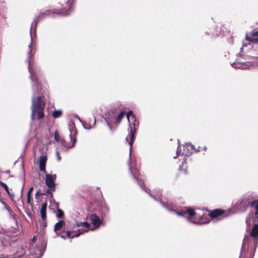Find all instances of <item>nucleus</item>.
Segmentation results:
<instances>
[{
	"instance_id": "obj_1",
	"label": "nucleus",
	"mask_w": 258,
	"mask_h": 258,
	"mask_svg": "<svg viewBox=\"0 0 258 258\" xmlns=\"http://www.w3.org/2000/svg\"><path fill=\"white\" fill-rule=\"evenodd\" d=\"M61 14L64 16L68 15L70 13L67 12H46L44 13L41 14L37 18H36L31 24L30 31L31 43L28 46L29 50L28 52V56L27 59V62L28 63V70L30 74V79L32 81L33 87V95L32 98V106H31V120L34 121L35 119H41L44 116V109L45 103L42 100V92L41 89H40L39 84L37 82V78L34 70L31 66L30 59L32 55H33L34 52H33L32 43L33 40L36 37V28L38 23V19L40 18L44 17L45 15L50 16L52 14Z\"/></svg>"
},
{
	"instance_id": "obj_2",
	"label": "nucleus",
	"mask_w": 258,
	"mask_h": 258,
	"mask_svg": "<svg viewBox=\"0 0 258 258\" xmlns=\"http://www.w3.org/2000/svg\"><path fill=\"white\" fill-rule=\"evenodd\" d=\"M145 191L147 193H148L151 197H152L155 200L158 201L159 199V202L162 205V206L168 211H173L175 212L178 216H179L186 217V215H188V217H187V220L190 222L193 223L199 224H204L208 223L210 221V218H215L218 217V216L222 215L224 212L223 210L220 209H216L211 212L208 216L206 215H203L197 221H192V217L195 216L196 214L194 209L189 207H185L183 209H181L180 211H176L173 210L175 207L172 204L168 203H164L161 201V199L160 198L161 196V194L160 193H157L156 196H155L154 195H152L150 192H149L147 190H145Z\"/></svg>"
},
{
	"instance_id": "obj_3",
	"label": "nucleus",
	"mask_w": 258,
	"mask_h": 258,
	"mask_svg": "<svg viewBox=\"0 0 258 258\" xmlns=\"http://www.w3.org/2000/svg\"><path fill=\"white\" fill-rule=\"evenodd\" d=\"M126 116L130 124V131L128 135L126 137L125 140L128 142L130 145V159L128 161V164L129 166V170L130 172L132 173L134 177L138 181V183L141 187L144 189L148 190L150 192V190L148 189H145L144 184L141 180L140 182L139 178V171L137 167H135V163L134 161H131V150L133 147V144L134 141L135 135L136 133V127L139 125V122L137 120L133 112L130 111L126 114Z\"/></svg>"
},
{
	"instance_id": "obj_4",
	"label": "nucleus",
	"mask_w": 258,
	"mask_h": 258,
	"mask_svg": "<svg viewBox=\"0 0 258 258\" xmlns=\"http://www.w3.org/2000/svg\"><path fill=\"white\" fill-rule=\"evenodd\" d=\"M258 244V224H255L249 235L245 236L239 258H253Z\"/></svg>"
},
{
	"instance_id": "obj_5",
	"label": "nucleus",
	"mask_w": 258,
	"mask_h": 258,
	"mask_svg": "<svg viewBox=\"0 0 258 258\" xmlns=\"http://www.w3.org/2000/svg\"><path fill=\"white\" fill-rule=\"evenodd\" d=\"M47 157L46 156H41L39 159V169L43 173H45V184L48 188L51 190H55V180L56 178V174H50L46 173L45 170L46 163L47 161Z\"/></svg>"
},
{
	"instance_id": "obj_6",
	"label": "nucleus",
	"mask_w": 258,
	"mask_h": 258,
	"mask_svg": "<svg viewBox=\"0 0 258 258\" xmlns=\"http://www.w3.org/2000/svg\"><path fill=\"white\" fill-rule=\"evenodd\" d=\"M20 252L22 254L19 256L22 258H40L43 255V251L33 243L30 248H21Z\"/></svg>"
},
{
	"instance_id": "obj_7",
	"label": "nucleus",
	"mask_w": 258,
	"mask_h": 258,
	"mask_svg": "<svg viewBox=\"0 0 258 258\" xmlns=\"http://www.w3.org/2000/svg\"><path fill=\"white\" fill-rule=\"evenodd\" d=\"M76 225L78 227H81L80 229L77 231H67V236L68 238H73L75 237H78L80 235L87 232L90 230V224L86 222H77Z\"/></svg>"
},
{
	"instance_id": "obj_8",
	"label": "nucleus",
	"mask_w": 258,
	"mask_h": 258,
	"mask_svg": "<svg viewBox=\"0 0 258 258\" xmlns=\"http://www.w3.org/2000/svg\"><path fill=\"white\" fill-rule=\"evenodd\" d=\"M69 128L70 132V138L71 142L67 143L65 141L62 142V145L67 148H71L74 147L76 142V135L77 130L75 128V124L73 122H70L69 124Z\"/></svg>"
},
{
	"instance_id": "obj_9",
	"label": "nucleus",
	"mask_w": 258,
	"mask_h": 258,
	"mask_svg": "<svg viewBox=\"0 0 258 258\" xmlns=\"http://www.w3.org/2000/svg\"><path fill=\"white\" fill-rule=\"evenodd\" d=\"M194 149V146L191 144L186 143L185 145L183 146V151L182 152L179 150V146H178L176 151V155L177 156L181 155L184 157L188 156L192 154V151Z\"/></svg>"
},
{
	"instance_id": "obj_10",
	"label": "nucleus",
	"mask_w": 258,
	"mask_h": 258,
	"mask_svg": "<svg viewBox=\"0 0 258 258\" xmlns=\"http://www.w3.org/2000/svg\"><path fill=\"white\" fill-rule=\"evenodd\" d=\"M249 205V202L247 199L245 198L239 200L236 205V209L240 212H243L246 211Z\"/></svg>"
},
{
	"instance_id": "obj_11",
	"label": "nucleus",
	"mask_w": 258,
	"mask_h": 258,
	"mask_svg": "<svg viewBox=\"0 0 258 258\" xmlns=\"http://www.w3.org/2000/svg\"><path fill=\"white\" fill-rule=\"evenodd\" d=\"M89 218L95 228H98L102 223L100 218L95 214H91Z\"/></svg>"
},
{
	"instance_id": "obj_12",
	"label": "nucleus",
	"mask_w": 258,
	"mask_h": 258,
	"mask_svg": "<svg viewBox=\"0 0 258 258\" xmlns=\"http://www.w3.org/2000/svg\"><path fill=\"white\" fill-rule=\"evenodd\" d=\"M231 66L235 69L244 70L250 68L251 65L249 62H234Z\"/></svg>"
},
{
	"instance_id": "obj_13",
	"label": "nucleus",
	"mask_w": 258,
	"mask_h": 258,
	"mask_svg": "<svg viewBox=\"0 0 258 258\" xmlns=\"http://www.w3.org/2000/svg\"><path fill=\"white\" fill-rule=\"evenodd\" d=\"M47 207V203L45 202L43 203L41 206L40 213L42 218V220L44 222H45L46 220V209Z\"/></svg>"
},
{
	"instance_id": "obj_14",
	"label": "nucleus",
	"mask_w": 258,
	"mask_h": 258,
	"mask_svg": "<svg viewBox=\"0 0 258 258\" xmlns=\"http://www.w3.org/2000/svg\"><path fill=\"white\" fill-rule=\"evenodd\" d=\"M64 224V222L63 220H59L54 225V231L56 232L57 231L60 230Z\"/></svg>"
},
{
	"instance_id": "obj_15",
	"label": "nucleus",
	"mask_w": 258,
	"mask_h": 258,
	"mask_svg": "<svg viewBox=\"0 0 258 258\" xmlns=\"http://www.w3.org/2000/svg\"><path fill=\"white\" fill-rule=\"evenodd\" d=\"M0 185L5 188V190L7 192V194L9 195V196L11 198H13L14 196V194L13 193H11L8 186L5 183L1 181Z\"/></svg>"
},
{
	"instance_id": "obj_16",
	"label": "nucleus",
	"mask_w": 258,
	"mask_h": 258,
	"mask_svg": "<svg viewBox=\"0 0 258 258\" xmlns=\"http://www.w3.org/2000/svg\"><path fill=\"white\" fill-rule=\"evenodd\" d=\"M250 206L255 208L256 212H255V215H258V200L253 201L251 204Z\"/></svg>"
},
{
	"instance_id": "obj_17",
	"label": "nucleus",
	"mask_w": 258,
	"mask_h": 258,
	"mask_svg": "<svg viewBox=\"0 0 258 258\" xmlns=\"http://www.w3.org/2000/svg\"><path fill=\"white\" fill-rule=\"evenodd\" d=\"M125 115V112L124 111H121L117 116V117L116 118V123L117 124H118L120 123L121 120L122 119V117H123V116Z\"/></svg>"
},
{
	"instance_id": "obj_18",
	"label": "nucleus",
	"mask_w": 258,
	"mask_h": 258,
	"mask_svg": "<svg viewBox=\"0 0 258 258\" xmlns=\"http://www.w3.org/2000/svg\"><path fill=\"white\" fill-rule=\"evenodd\" d=\"M62 114V111L60 110H55L52 113V116L54 118H56L61 116Z\"/></svg>"
},
{
	"instance_id": "obj_19",
	"label": "nucleus",
	"mask_w": 258,
	"mask_h": 258,
	"mask_svg": "<svg viewBox=\"0 0 258 258\" xmlns=\"http://www.w3.org/2000/svg\"><path fill=\"white\" fill-rule=\"evenodd\" d=\"M246 39L252 43H256L258 42V38H251L248 37L247 36H246Z\"/></svg>"
},
{
	"instance_id": "obj_20",
	"label": "nucleus",
	"mask_w": 258,
	"mask_h": 258,
	"mask_svg": "<svg viewBox=\"0 0 258 258\" xmlns=\"http://www.w3.org/2000/svg\"><path fill=\"white\" fill-rule=\"evenodd\" d=\"M56 216L58 218L62 217L63 216V212L60 209H57Z\"/></svg>"
},
{
	"instance_id": "obj_21",
	"label": "nucleus",
	"mask_w": 258,
	"mask_h": 258,
	"mask_svg": "<svg viewBox=\"0 0 258 258\" xmlns=\"http://www.w3.org/2000/svg\"><path fill=\"white\" fill-rule=\"evenodd\" d=\"M74 0H68V2L67 3V7L66 8V9L68 8V10H70L71 9V5L73 3Z\"/></svg>"
},
{
	"instance_id": "obj_22",
	"label": "nucleus",
	"mask_w": 258,
	"mask_h": 258,
	"mask_svg": "<svg viewBox=\"0 0 258 258\" xmlns=\"http://www.w3.org/2000/svg\"><path fill=\"white\" fill-rule=\"evenodd\" d=\"M105 121L107 122L108 126L109 127L110 130L112 129V126L110 124V123L112 122V119L110 118H106L105 119Z\"/></svg>"
},
{
	"instance_id": "obj_23",
	"label": "nucleus",
	"mask_w": 258,
	"mask_h": 258,
	"mask_svg": "<svg viewBox=\"0 0 258 258\" xmlns=\"http://www.w3.org/2000/svg\"><path fill=\"white\" fill-rule=\"evenodd\" d=\"M83 125L85 129L90 130L93 127L90 124L88 123H83Z\"/></svg>"
},
{
	"instance_id": "obj_24",
	"label": "nucleus",
	"mask_w": 258,
	"mask_h": 258,
	"mask_svg": "<svg viewBox=\"0 0 258 258\" xmlns=\"http://www.w3.org/2000/svg\"><path fill=\"white\" fill-rule=\"evenodd\" d=\"M251 35L252 36V37H254V36H257L258 37V30L257 31H255V30H253L251 33Z\"/></svg>"
},
{
	"instance_id": "obj_25",
	"label": "nucleus",
	"mask_w": 258,
	"mask_h": 258,
	"mask_svg": "<svg viewBox=\"0 0 258 258\" xmlns=\"http://www.w3.org/2000/svg\"><path fill=\"white\" fill-rule=\"evenodd\" d=\"M52 191H53L51 190L50 188H48V189H47V190H46V194L48 195H49L51 197H52V196H53Z\"/></svg>"
},
{
	"instance_id": "obj_26",
	"label": "nucleus",
	"mask_w": 258,
	"mask_h": 258,
	"mask_svg": "<svg viewBox=\"0 0 258 258\" xmlns=\"http://www.w3.org/2000/svg\"><path fill=\"white\" fill-rule=\"evenodd\" d=\"M33 190V187H30L28 191H27V196H31V193H32Z\"/></svg>"
},
{
	"instance_id": "obj_27",
	"label": "nucleus",
	"mask_w": 258,
	"mask_h": 258,
	"mask_svg": "<svg viewBox=\"0 0 258 258\" xmlns=\"http://www.w3.org/2000/svg\"><path fill=\"white\" fill-rule=\"evenodd\" d=\"M44 195V194L41 193V192H40V190H37V192L35 193V198H38V197H39V196H40V195Z\"/></svg>"
},
{
	"instance_id": "obj_28",
	"label": "nucleus",
	"mask_w": 258,
	"mask_h": 258,
	"mask_svg": "<svg viewBox=\"0 0 258 258\" xmlns=\"http://www.w3.org/2000/svg\"><path fill=\"white\" fill-rule=\"evenodd\" d=\"M56 155L57 160L58 161H60L61 160V158L60 155L59 154V153L58 151L56 152Z\"/></svg>"
},
{
	"instance_id": "obj_29",
	"label": "nucleus",
	"mask_w": 258,
	"mask_h": 258,
	"mask_svg": "<svg viewBox=\"0 0 258 258\" xmlns=\"http://www.w3.org/2000/svg\"><path fill=\"white\" fill-rule=\"evenodd\" d=\"M27 203L29 204H30V205L32 204V203L31 202V196H27Z\"/></svg>"
},
{
	"instance_id": "obj_30",
	"label": "nucleus",
	"mask_w": 258,
	"mask_h": 258,
	"mask_svg": "<svg viewBox=\"0 0 258 258\" xmlns=\"http://www.w3.org/2000/svg\"><path fill=\"white\" fill-rule=\"evenodd\" d=\"M59 135L58 134V133H55V135H54V138H55V140L56 141H58V139H59Z\"/></svg>"
},
{
	"instance_id": "obj_31",
	"label": "nucleus",
	"mask_w": 258,
	"mask_h": 258,
	"mask_svg": "<svg viewBox=\"0 0 258 258\" xmlns=\"http://www.w3.org/2000/svg\"><path fill=\"white\" fill-rule=\"evenodd\" d=\"M4 233V230L3 228L0 229V235Z\"/></svg>"
},
{
	"instance_id": "obj_32",
	"label": "nucleus",
	"mask_w": 258,
	"mask_h": 258,
	"mask_svg": "<svg viewBox=\"0 0 258 258\" xmlns=\"http://www.w3.org/2000/svg\"><path fill=\"white\" fill-rule=\"evenodd\" d=\"M256 221H258V215L255 216V218H254V219L253 220L254 222H255Z\"/></svg>"
},
{
	"instance_id": "obj_33",
	"label": "nucleus",
	"mask_w": 258,
	"mask_h": 258,
	"mask_svg": "<svg viewBox=\"0 0 258 258\" xmlns=\"http://www.w3.org/2000/svg\"><path fill=\"white\" fill-rule=\"evenodd\" d=\"M95 124H96V119L94 117L93 119V127H94L95 126Z\"/></svg>"
},
{
	"instance_id": "obj_34",
	"label": "nucleus",
	"mask_w": 258,
	"mask_h": 258,
	"mask_svg": "<svg viewBox=\"0 0 258 258\" xmlns=\"http://www.w3.org/2000/svg\"><path fill=\"white\" fill-rule=\"evenodd\" d=\"M185 162V160H184V161H183V162H182V165H181V166L180 165V166H179V169H181V166H183V164H184V162Z\"/></svg>"
},
{
	"instance_id": "obj_35",
	"label": "nucleus",
	"mask_w": 258,
	"mask_h": 258,
	"mask_svg": "<svg viewBox=\"0 0 258 258\" xmlns=\"http://www.w3.org/2000/svg\"><path fill=\"white\" fill-rule=\"evenodd\" d=\"M60 237H61V238H62V239H66L65 236H64V235H60Z\"/></svg>"
},
{
	"instance_id": "obj_36",
	"label": "nucleus",
	"mask_w": 258,
	"mask_h": 258,
	"mask_svg": "<svg viewBox=\"0 0 258 258\" xmlns=\"http://www.w3.org/2000/svg\"><path fill=\"white\" fill-rule=\"evenodd\" d=\"M77 117L78 118V119H79V120L80 122H81V121H81V119L80 118V117H79L78 116H77Z\"/></svg>"
},
{
	"instance_id": "obj_37",
	"label": "nucleus",
	"mask_w": 258,
	"mask_h": 258,
	"mask_svg": "<svg viewBox=\"0 0 258 258\" xmlns=\"http://www.w3.org/2000/svg\"><path fill=\"white\" fill-rule=\"evenodd\" d=\"M35 239V237H34L33 238V240H34Z\"/></svg>"
}]
</instances>
